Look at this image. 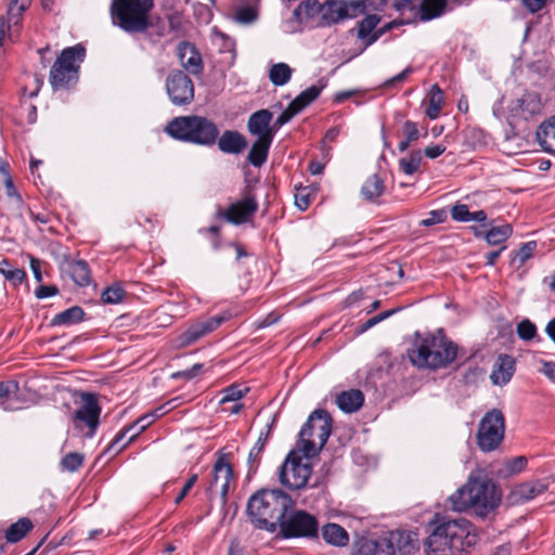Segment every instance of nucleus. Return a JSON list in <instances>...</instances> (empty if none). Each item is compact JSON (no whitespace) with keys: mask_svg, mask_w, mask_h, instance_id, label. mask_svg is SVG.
<instances>
[{"mask_svg":"<svg viewBox=\"0 0 555 555\" xmlns=\"http://www.w3.org/2000/svg\"><path fill=\"white\" fill-rule=\"evenodd\" d=\"M395 313V310H387V311H384L371 319H369L365 323H363L358 330H357V333L358 334H362L364 332H366L367 330H370L371 327L375 326L376 324H378L379 322L386 320L387 318H389L390 315H392Z\"/></svg>","mask_w":555,"mask_h":555,"instance_id":"52","label":"nucleus"},{"mask_svg":"<svg viewBox=\"0 0 555 555\" xmlns=\"http://www.w3.org/2000/svg\"><path fill=\"white\" fill-rule=\"evenodd\" d=\"M29 263H30V269L33 271L34 278L36 279L37 282H41L42 281V272H41L40 260L34 256H29Z\"/></svg>","mask_w":555,"mask_h":555,"instance_id":"64","label":"nucleus"},{"mask_svg":"<svg viewBox=\"0 0 555 555\" xmlns=\"http://www.w3.org/2000/svg\"><path fill=\"white\" fill-rule=\"evenodd\" d=\"M363 401V393L357 389L343 391L336 397L338 408L346 413L358 411L362 406Z\"/></svg>","mask_w":555,"mask_h":555,"instance_id":"29","label":"nucleus"},{"mask_svg":"<svg viewBox=\"0 0 555 555\" xmlns=\"http://www.w3.org/2000/svg\"><path fill=\"white\" fill-rule=\"evenodd\" d=\"M521 1H522L524 7L529 12L537 13L545 7L547 0H521Z\"/></svg>","mask_w":555,"mask_h":555,"instance_id":"62","label":"nucleus"},{"mask_svg":"<svg viewBox=\"0 0 555 555\" xmlns=\"http://www.w3.org/2000/svg\"><path fill=\"white\" fill-rule=\"evenodd\" d=\"M197 481V475L194 474L192 475L188 481L185 482V485L183 486V488L181 489L180 493L178 494V496L175 499V503L176 504H179L182 502V500L188 495V493L190 492V490L194 487V485L196 483Z\"/></svg>","mask_w":555,"mask_h":555,"instance_id":"59","label":"nucleus"},{"mask_svg":"<svg viewBox=\"0 0 555 555\" xmlns=\"http://www.w3.org/2000/svg\"><path fill=\"white\" fill-rule=\"evenodd\" d=\"M513 233L511 224H503L491 228L485 235L486 241L490 245H499L504 243Z\"/></svg>","mask_w":555,"mask_h":555,"instance_id":"41","label":"nucleus"},{"mask_svg":"<svg viewBox=\"0 0 555 555\" xmlns=\"http://www.w3.org/2000/svg\"><path fill=\"white\" fill-rule=\"evenodd\" d=\"M293 69L286 63L273 64L269 70L270 81L274 86H284L292 78Z\"/></svg>","mask_w":555,"mask_h":555,"instance_id":"40","label":"nucleus"},{"mask_svg":"<svg viewBox=\"0 0 555 555\" xmlns=\"http://www.w3.org/2000/svg\"><path fill=\"white\" fill-rule=\"evenodd\" d=\"M246 146L245 137L235 130L224 131L218 140L219 150L227 154H240Z\"/></svg>","mask_w":555,"mask_h":555,"instance_id":"26","label":"nucleus"},{"mask_svg":"<svg viewBox=\"0 0 555 555\" xmlns=\"http://www.w3.org/2000/svg\"><path fill=\"white\" fill-rule=\"evenodd\" d=\"M446 0H422L420 15L422 21H429L443 13Z\"/></svg>","mask_w":555,"mask_h":555,"instance_id":"38","label":"nucleus"},{"mask_svg":"<svg viewBox=\"0 0 555 555\" xmlns=\"http://www.w3.org/2000/svg\"><path fill=\"white\" fill-rule=\"evenodd\" d=\"M83 462V456L80 453L72 452L66 454L61 462L62 468L67 472H76Z\"/></svg>","mask_w":555,"mask_h":555,"instance_id":"47","label":"nucleus"},{"mask_svg":"<svg viewBox=\"0 0 555 555\" xmlns=\"http://www.w3.org/2000/svg\"><path fill=\"white\" fill-rule=\"evenodd\" d=\"M517 334L521 339L530 340L535 336L537 327L530 320L526 319L517 325Z\"/></svg>","mask_w":555,"mask_h":555,"instance_id":"51","label":"nucleus"},{"mask_svg":"<svg viewBox=\"0 0 555 555\" xmlns=\"http://www.w3.org/2000/svg\"><path fill=\"white\" fill-rule=\"evenodd\" d=\"M380 554L412 555L418 550L417 534L411 530L396 529L379 537Z\"/></svg>","mask_w":555,"mask_h":555,"instance_id":"12","label":"nucleus"},{"mask_svg":"<svg viewBox=\"0 0 555 555\" xmlns=\"http://www.w3.org/2000/svg\"><path fill=\"white\" fill-rule=\"evenodd\" d=\"M165 131L173 139L198 145H212L219 134L215 122L197 115L176 117Z\"/></svg>","mask_w":555,"mask_h":555,"instance_id":"5","label":"nucleus"},{"mask_svg":"<svg viewBox=\"0 0 555 555\" xmlns=\"http://www.w3.org/2000/svg\"><path fill=\"white\" fill-rule=\"evenodd\" d=\"M387 0H326L321 3L320 27H327L345 18H353L364 13L367 8L382 10Z\"/></svg>","mask_w":555,"mask_h":555,"instance_id":"8","label":"nucleus"},{"mask_svg":"<svg viewBox=\"0 0 555 555\" xmlns=\"http://www.w3.org/2000/svg\"><path fill=\"white\" fill-rule=\"evenodd\" d=\"M537 248L534 241L527 242L516 251L515 260L518 261L519 266H522L528 259H530Z\"/></svg>","mask_w":555,"mask_h":555,"instance_id":"50","label":"nucleus"},{"mask_svg":"<svg viewBox=\"0 0 555 555\" xmlns=\"http://www.w3.org/2000/svg\"><path fill=\"white\" fill-rule=\"evenodd\" d=\"M64 271L79 286H86L91 281L88 263L85 260H69L64 263Z\"/></svg>","mask_w":555,"mask_h":555,"instance_id":"27","label":"nucleus"},{"mask_svg":"<svg viewBox=\"0 0 555 555\" xmlns=\"http://www.w3.org/2000/svg\"><path fill=\"white\" fill-rule=\"evenodd\" d=\"M453 511L464 512L469 508L480 516L496 507L500 494L496 487L486 477L469 476L464 486L448 499Z\"/></svg>","mask_w":555,"mask_h":555,"instance_id":"3","label":"nucleus"},{"mask_svg":"<svg viewBox=\"0 0 555 555\" xmlns=\"http://www.w3.org/2000/svg\"><path fill=\"white\" fill-rule=\"evenodd\" d=\"M311 203V193L307 189L298 190L295 194V204L300 210H306Z\"/></svg>","mask_w":555,"mask_h":555,"instance_id":"57","label":"nucleus"},{"mask_svg":"<svg viewBox=\"0 0 555 555\" xmlns=\"http://www.w3.org/2000/svg\"><path fill=\"white\" fill-rule=\"evenodd\" d=\"M293 508V500L279 489H262L250 496L247 511L254 525L259 529L274 532Z\"/></svg>","mask_w":555,"mask_h":555,"instance_id":"2","label":"nucleus"},{"mask_svg":"<svg viewBox=\"0 0 555 555\" xmlns=\"http://www.w3.org/2000/svg\"><path fill=\"white\" fill-rule=\"evenodd\" d=\"M323 539L332 545L345 546L349 541L347 531L337 524H327L322 529Z\"/></svg>","mask_w":555,"mask_h":555,"instance_id":"33","label":"nucleus"},{"mask_svg":"<svg viewBox=\"0 0 555 555\" xmlns=\"http://www.w3.org/2000/svg\"><path fill=\"white\" fill-rule=\"evenodd\" d=\"M356 555H376L380 553L379 538L361 535L354 541Z\"/></svg>","mask_w":555,"mask_h":555,"instance_id":"35","label":"nucleus"},{"mask_svg":"<svg viewBox=\"0 0 555 555\" xmlns=\"http://www.w3.org/2000/svg\"><path fill=\"white\" fill-rule=\"evenodd\" d=\"M178 55L181 66L190 74L199 75L203 70V62L199 52L189 42L178 46Z\"/></svg>","mask_w":555,"mask_h":555,"instance_id":"22","label":"nucleus"},{"mask_svg":"<svg viewBox=\"0 0 555 555\" xmlns=\"http://www.w3.org/2000/svg\"><path fill=\"white\" fill-rule=\"evenodd\" d=\"M0 273L13 285H20L26 279V272L23 269H13L8 259L0 261Z\"/></svg>","mask_w":555,"mask_h":555,"instance_id":"42","label":"nucleus"},{"mask_svg":"<svg viewBox=\"0 0 555 555\" xmlns=\"http://www.w3.org/2000/svg\"><path fill=\"white\" fill-rule=\"evenodd\" d=\"M83 310L80 307L74 306L57 313L52 319L51 324L53 326L73 325L80 322L83 319Z\"/></svg>","mask_w":555,"mask_h":555,"instance_id":"36","label":"nucleus"},{"mask_svg":"<svg viewBox=\"0 0 555 555\" xmlns=\"http://www.w3.org/2000/svg\"><path fill=\"white\" fill-rule=\"evenodd\" d=\"M542 111V102L537 93H526L518 99L511 108L514 116L525 120L539 115Z\"/></svg>","mask_w":555,"mask_h":555,"instance_id":"20","label":"nucleus"},{"mask_svg":"<svg viewBox=\"0 0 555 555\" xmlns=\"http://www.w3.org/2000/svg\"><path fill=\"white\" fill-rule=\"evenodd\" d=\"M332 430V420L324 410L313 411L299 433L298 449L307 457L317 455Z\"/></svg>","mask_w":555,"mask_h":555,"instance_id":"7","label":"nucleus"},{"mask_svg":"<svg viewBox=\"0 0 555 555\" xmlns=\"http://www.w3.org/2000/svg\"><path fill=\"white\" fill-rule=\"evenodd\" d=\"M57 292L59 289L54 285H41L36 289L35 295L37 298L43 299L56 295Z\"/></svg>","mask_w":555,"mask_h":555,"instance_id":"60","label":"nucleus"},{"mask_svg":"<svg viewBox=\"0 0 555 555\" xmlns=\"http://www.w3.org/2000/svg\"><path fill=\"white\" fill-rule=\"evenodd\" d=\"M258 209L256 196L251 190H247L244 197L231 205L227 211V219L233 223H243L247 221Z\"/></svg>","mask_w":555,"mask_h":555,"instance_id":"19","label":"nucleus"},{"mask_svg":"<svg viewBox=\"0 0 555 555\" xmlns=\"http://www.w3.org/2000/svg\"><path fill=\"white\" fill-rule=\"evenodd\" d=\"M80 400V405L76 410L73 421L76 427H80L81 424H85L89 428L88 436L92 437L99 425L101 408L93 393L82 392Z\"/></svg>","mask_w":555,"mask_h":555,"instance_id":"16","label":"nucleus"},{"mask_svg":"<svg viewBox=\"0 0 555 555\" xmlns=\"http://www.w3.org/2000/svg\"><path fill=\"white\" fill-rule=\"evenodd\" d=\"M31 4V0H10L8 7V24L0 16V47L4 40L7 31L10 30L11 26H16L20 23L21 16L23 12H25L29 5Z\"/></svg>","mask_w":555,"mask_h":555,"instance_id":"23","label":"nucleus"},{"mask_svg":"<svg viewBox=\"0 0 555 555\" xmlns=\"http://www.w3.org/2000/svg\"><path fill=\"white\" fill-rule=\"evenodd\" d=\"M444 152H446V146L442 145V144H436V145L427 146L424 150L425 156H427L428 158H431V159L437 158L438 156H440Z\"/></svg>","mask_w":555,"mask_h":555,"instance_id":"63","label":"nucleus"},{"mask_svg":"<svg viewBox=\"0 0 555 555\" xmlns=\"http://www.w3.org/2000/svg\"><path fill=\"white\" fill-rule=\"evenodd\" d=\"M380 18L373 14L364 17L357 27V36L359 39L365 41V46L374 43L380 36V31H374Z\"/></svg>","mask_w":555,"mask_h":555,"instance_id":"28","label":"nucleus"},{"mask_svg":"<svg viewBox=\"0 0 555 555\" xmlns=\"http://www.w3.org/2000/svg\"><path fill=\"white\" fill-rule=\"evenodd\" d=\"M234 487L235 478L232 465L227 460V455L220 454L212 466L207 493L210 498L219 493L222 503H225L229 491Z\"/></svg>","mask_w":555,"mask_h":555,"instance_id":"13","label":"nucleus"},{"mask_svg":"<svg viewBox=\"0 0 555 555\" xmlns=\"http://www.w3.org/2000/svg\"><path fill=\"white\" fill-rule=\"evenodd\" d=\"M162 410L163 406H159L153 412L139 417L131 426L121 430L111 442L109 449L115 451H120L124 449L131 440L134 439L135 436L147 428L157 417L165 414V412Z\"/></svg>","mask_w":555,"mask_h":555,"instance_id":"17","label":"nucleus"},{"mask_svg":"<svg viewBox=\"0 0 555 555\" xmlns=\"http://www.w3.org/2000/svg\"><path fill=\"white\" fill-rule=\"evenodd\" d=\"M85 56L86 49L81 44L64 49L50 70L49 80L52 88L62 89L75 83Z\"/></svg>","mask_w":555,"mask_h":555,"instance_id":"9","label":"nucleus"},{"mask_svg":"<svg viewBox=\"0 0 555 555\" xmlns=\"http://www.w3.org/2000/svg\"><path fill=\"white\" fill-rule=\"evenodd\" d=\"M272 114L268 109H260L254 113L248 120V130L251 134L262 138L266 135L274 137L273 130L270 128Z\"/></svg>","mask_w":555,"mask_h":555,"instance_id":"25","label":"nucleus"},{"mask_svg":"<svg viewBox=\"0 0 555 555\" xmlns=\"http://www.w3.org/2000/svg\"><path fill=\"white\" fill-rule=\"evenodd\" d=\"M153 7V0H113L112 18L127 33H142L150 26L149 14Z\"/></svg>","mask_w":555,"mask_h":555,"instance_id":"6","label":"nucleus"},{"mask_svg":"<svg viewBox=\"0 0 555 555\" xmlns=\"http://www.w3.org/2000/svg\"><path fill=\"white\" fill-rule=\"evenodd\" d=\"M248 390L249 388L243 385H231L221 391L219 403L221 405H225L227 403L238 401L248 392Z\"/></svg>","mask_w":555,"mask_h":555,"instance_id":"43","label":"nucleus"},{"mask_svg":"<svg viewBox=\"0 0 555 555\" xmlns=\"http://www.w3.org/2000/svg\"><path fill=\"white\" fill-rule=\"evenodd\" d=\"M274 420L271 424L267 425V431H261L257 442L255 446L250 449L248 454V464L250 469H256L258 467V464L260 462L261 453L263 451V448L268 441L269 435L271 433L272 426H273Z\"/></svg>","mask_w":555,"mask_h":555,"instance_id":"34","label":"nucleus"},{"mask_svg":"<svg viewBox=\"0 0 555 555\" xmlns=\"http://www.w3.org/2000/svg\"><path fill=\"white\" fill-rule=\"evenodd\" d=\"M403 134L404 139L410 143L417 141L420 138V130L417 125L411 120H406L403 124Z\"/></svg>","mask_w":555,"mask_h":555,"instance_id":"56","label":"nucleus"},{"mask_svg":"<svg viewBox=\"0 0 555 555\" xmlns=\"http://www.w3.org/2000/svg\"><path fill=\"white\" fill-rule=\"evenodd\" d=\"M451 217L457 222H469L472 221V212L466 204H455L450 210Z\"/></svg>","mask_w":555,"mask_h":555,"instance_id":"48","label":"nucleus"},{"mask_svg":"<svg viewBox=\"0 0 555 555\" xmlns=\"http://www.w3.org/2000/svg\"><path fill=\"white\" fill-rule=\"evenodd\" d=\"M544 487L537 482H527L519 487L518 493L525 500H531L538 494L542 493Z\"/></svg>","mask_w":555,"mask_h":555,"instance_id":"49","label":"nucleus"},{"mask_svg":"<svg viewBox=\"0 0 555 555\" xmlns=\"http://www.w3.org/2000/svg\"><path fill=\"white\" fill-rule=\"evenodd\" d=\"M540 363L542 365L540 372L555 383V362L541 360Z\"/></svg>","mask_w":555,"mask_h":555,"instance_id":"61","label":"nucleus"},{"mask_svg":"<svg viewBox=\"0 0 555 555\" xmlns=\"http://www.w3.org/2000/svg\"><path fill=\"white\" fill-rule=\"evenodd\" d=\"M257 13L250 7L241 8L235 13V20L243 24L251 23L256 20Z\"/></svg>","mask_w":555,"mask_h":555,"instance_id":"55","label":"nucleus"},{"mask_svg":"<svg viewBox=\"0 0 555 555\" xmlns=\"http://www.w3.org/2000/svg\"><path fill=\"white\" fill-rule=\"evenodd\" d=\"M167 94L175 105H188L194 99V85L181 70L171 72L166 79Z\"/></svg>","mask_w":555,"mask_h":555,"instance_id":"15","label":"nucleus"},{"mask_svg":"<svg viewBox=\"0 0 555 555\" xmlns=\"http://www.w3.org/2000/svg\"><path fill=\"white\" fill-rule=\"evenodd\" d=\"M457 354V347L440 332L417 337L409 351L411 362L418 367L440 369L452 363Z\"/></svg>","mask_w":555,"mask_h":555,"instance_id":"4","label":"nucleus"},{"mask_svg":"<svg viewBox=\"0 0 555 555\" xmlns=\"http://www.w3.org/2000/svg\"><path fill=\"white\" fill-rule=\"evenodd\" d=\"M299 113L298 108L291 102L286 109H284L278 117L275 125L281 127L288 122L295 115Z\"/></svg>","mask_w":555,"mask_h":555,"instance_id":"58","label":"nucleus"},{"mask_svg":"<svg viewBox=\"0 0 555 555\" xmlns=\"http://www.w3.org/2000/svg\"><path fill=\"white\" fill-rule=\"evenodd\" d=\"M279 527L285 538H313L318 533L317 519L304 511H297L284 518Z\"/></svg>","mask_w":555,"mask_h":555,"instance_id":"14","label":"nucleus"},{"mask_svg":"<svg viewBox=\"0 0 555 555\" xmlns=\"http://www.w3.org/2000/svg\"><path fill=\"white\" fill-rule=\"evenodd\" d=\"M31 528L33 524L30 519L21 518L8 528L5 539L8 542L16 543L21 541Z\"/></svg>","mask_w":555,"mask_h":555,"instance_id":"39","label":"nucleus"},{"mask_svg":"<svg viewBox=\"0 0 555 555\" xmlns=\"http://www.w3.org/2000/svg\"><path fill=\"white\" fill-rule=\"evenodd\" d=\"M272 140L270 135L257 138L248 154V159L254 166L260 167L267 160Z\"/></svg>","mask_w":555,"mask_h":555,"instance_id":"31","label":"nucleus"},{"mask_svg":"<svg viewBox=\"0 0 555 555\" xmlns=\"http://www.w3.org/2000/svg\"><path fill=\"white\" fill-rule=\"evenodd\" d=\"M504 416L500 410L493 409L481 418L477 442L485 452L495 450L504 438Z\"/></svg>","mask_w":555,"mask_h":555,"instance_id":"11","label":"nucleus"},{"mask_svg":"<svg viewBox=\"0 0 555 555\" xmlns=\"http://www.w3.org/2000/svg\"><path fill=\"white\" fill-rule=\"evenodd\" d=\"M422 158L423 157H422L421 151H413L408 156H405L399 160L400 169L405 175L411 176L420 169Z\"/></svg>","mask_w":555,"mask_h":555,"instance_id":"44","label":"nucleus"},{"mask_svg":"<svg viewBox=\"0 0 555 555\" xmlns=\"http://www.w3.org/2000/svg\"><path fill=\"white\" fill-rule=\"evenodd\" d=\"M310 459L300 455L299 450L291 451L280 468V482L292 490L305 488L312 473Z\"/></svg>","mask_w":555,"mask_h":555,"instance_id":"10","label":"nucleus"},{"mask_svg":"<svg viewBox=\"0 0 555 555\" xmlns=\"http://www.w3.org/2000/svg\"><path fill=\"white\" fill-rule=\"evenodd\" d=\"M537 139L547 153H555V117L543 122L537 130Z\"/></svg>","mask_w":555,"mask_h":555,"instance_id":"30","label":"nucleus"},{"mask_svg":"<svg viewBox=\"0 0 555 555\" xmlns=\"http://www.w3.org/2000/svg\"><path fill=\"white\" fill-rule=\"evenodd\" d=\"M428 527L424 543L427 555H462L477 542L474 526L462 517L450 519L436 514Z\"/></svg>","mask_w":555,"mask_h":555,"instance_id":"1","label":"nucleus"},{"mask_svg":"<svg viewBox=\"0 0 555 555\" xmlns=\"http://www.w3.org/2000/svg\"><path fill=\"white\" fill-rule=\"evenodd\" d=\"M295 20L305 26L320 27L321 3L317 0L302 1L293 13Z\"/></svg>","mask_w":555,"mask_h":555,"instance_id":"21","label":"nucleus"},{"mask_svg":"<svg viewBox=\"0 0 555 555\" xmlns=\"http://www.w3.org/2000/svg\"><path fill=\"white\" fill-rule=\"evenodd\" d=\"M125 291L120 285L114 284L106 287L101 295V299L105 304L115 305L122 300Z\"/></svg>","mask_w":555,"mask_h":555,"instance_id":"46","label":"nucleus"},{"mask_svg":"<svg viewBox=\"0 0 555 555\" xmlns=\"http://www.w3.org/2000/svg\"><path fill=\"white\" fill-rule=\"evenodd\" d=\"M444 105V95L442 90L438 85H434L430 89L428 95V107L426 109V115L430 119L438 118L442 107Z\"/></svg>","mask_w":555,"mask_h":555,"instance_id":"37","label":"nucleus"},{"mask_svg":"<svg viewBox=\"0 0 555 555\" xmlns=\"http://www.w3.org/2000/svg\"><path fill=\"white\" fill-rule=\"evenodd\" d=\"M224 320V317H211L206 320L197 321L178 337V346L186 347L196 343L202 337L218 328Z\"/></svg>","mask_w":555,"mask_h":555,"instance_id":"18","label":"nucleus"},{"mask_svg":"<svg viewBox=\"0 0 555 555\" xmlns=\"http://www.w3.org/2000/svg\"><path fill=\"white\" fill-rule=\"evenodd\" d=\"M515 372V361L511 356L501 354L494 363L490 378L494 385L507 384Z\"/></svg>","mask_w":555,"mask_h":555,"instance_id":"24","label":"nucleus"},{"mask_svg":"<svg viewBox=\"0 0 555 555\" xmlns=\"http://www.w3.org/2000/svg\"><path fill=\"white\" fill-rule=\"evenodd\" d=\"M448 212L444 209L431 210L428 214V217L421 221V224L424 227H430L434 224L442 223L447 220Z\"/></svg>","mask_w":555,"mask_h":555,"instance_id":"53","label":"nucleus"},{"mask_svg":"<svg viewBox=\"0 0 555 555\" xmlns=\"http://www.w3.org/2000/svg\"><path fill=\"white\" fill-rule=\"evenodd\" d=\"M527 465V459L525 456H517L506 461L505 469L507 474L520 473Z\"/></svg>","mask_w":555,"mask_h":555,"instance_id":"54","label":"nucleus"},{"mask_svg":"<svg viewBox=\"0 0 555 555\" xmlns=\"http://www.w3.org/2000/svg\"><path fill=\"white\" fill-rule=\"evenodd\" d=\"M385 191L384 178L377 173L370 176L361 188V195L364 199L373 202L383 195Z\"/></svg>","mask_w":555,"mask_h":555,"instance_id":"32","label":"nucleus"},{"mask_svg":"<svg viewBox=\"0 0 555 555\" xmlns=\"http://www.w3.org/2000/svg\"><path fill=\"white\" fill-rule=\"evenodd\" d=\"M322 87L311 86L305 91H302L299 95H297L292 103L295 107L301 112L307 105H309L312 101H314L321 93Z\"/></svg>","mask_w":555,"mask_h":555,"instance_id":"45","label":"nucleus"}]
</instances>
